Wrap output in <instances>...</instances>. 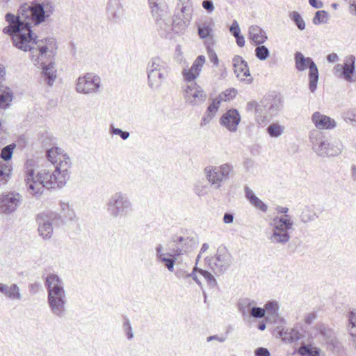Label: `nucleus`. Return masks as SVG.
Returning a JSON list of instances; mask_svg holds the SVG:
<instances>
[{"label": "nucleus", "instance_id": "obj_10", "mask_svg": "<svg viewBox=\"0 0 356 356\" xmlns=\"http://www.w3.org/2000/svg\"><path fill=\"white\" fill-rule=\"evenodd\" d=\"M184 98L188 104L195 106L202 104L207 99V95L202 88L195 81L186 82L184 90Z\"/></svg>", "mask_w": 356, "mask_h": 356}, {"label": "nucleus", "instance_id": "obj_9", "mask_svg": "<svg viewBox=\"0 0 356 356\" xmlns=\"http://www.w3.org/2000/svg\"><path fill=\"white\" fill-rule=\"evenodd\" d=\"M38 232L44 239H49L53 234L52 222L56 225L63 224L62 217L58 213L51 211L42 213L37 216Z\"/></svg>", "mask_w": 356, "mask_h": 356}, {"label": "nucleus", "instance_id": "obj_26", "mask_svg": "<svg viewBox=\"0 0 356 356\" xmlns=\"http://www.w3.org/2000/svg\"><path fill=\"white\" fill-rule=\"evenodd\" d=\"M355 57L353 55L350 56L342 66L341 74L348 81H353V75L355 73Z\"/></svg>", "mask_w": 356, "mask_h": 356}, {"label": "nucleus", "instance_id": "obj_46", "mask_svg": "<svg viewBox=\"0 0 356 356\" xmlns=\"http://www.w3.org/2000/svg\"><path fill=\"white\" fill-rule=\"evenodd\" d=\"M123 331L125 332L127 339L131 340L134 338V333L131 323L128 318H124V322L122 325Z\"/></svg>", "mask_w": 356, "mask_h": 356}, {"label": "nucleus", "instance_id": "obj_62", "mask_svg": "<svg viewBox=\"0 0 356 356\" xmlns=\"http://www.w3.org/2000/svg\"><path fill=\"white\" fill-rule=\"evenodd\" d=\"M316 317L317 315L315 312L309 313L305 316V323L307 325H311Z\"/></svg>", "mask_w": 356, "mask_h": 356}, {"label": "nucleus", "instance_id": "obj_41", "mask_svg": "<svg viewBox=\"0 0 356 356\" xmlns=\"http://www.w3.org/2000/svg\"><path fill=\"white\" fill-rule=\"evenodd\" d=\"M15 147L16 145L15 143L10 144L4 147L1 152V158L5 161H10L12 158L13 150Z\"/></svg>", "mask_w": 356, "mask_h": 356}, {"label": "nucleus", "instance_id": "obj_52", "mask_svg": "<svg viewBox=\"0 0 356 356\" xmlns=\"http://www.w3.org/2000/svg\"><path fill=\"white\" fill-rule=\"evenodd\" d=\"M265 311L266 310L270 314H276L278 312V304L275 301H269L265 305Z\"/></svg>", "mask_w": 356, "mask_h": 356}, {"label": "nucleus", "instance_id": "obj_39", "mask_svg": "<svg viewBox=\"0 0 356 356\" xmlns=\"http://www.w3.org/2000/svg\"><path fill=\"white\" fill-rule=\"evenodd\" d=\"M254 304V301L250 300L248 298H244L240 300L238 302V310L242 314L243 316H245L248 312L251 306Z\"/></svg>", "mask_w": 356, "mask_h": 356}, {"label": "nucleus", "instance_id": "obj_2", "mask_svg": "<svg viewBox=\"0 0 356 356\" xmlns=\"http://www.w3.org/2000/svg\"><path fill=\"white\" fill-rule=\"evenodd\" d=\"M58 148L50 149L47 158L55 165L53 172L42 169L35 175L33 160H27L25 163V181L28 192L35 197H39L44 188H60L64 186L70 178L69 169L71 167L70 158L66 154H58Z\"/></svg>", "mask_w": 356, "mask_h": 356}, {"label": "nucleus", "instance_id": "obj_55", "mask_svg": "<svg viewBox=\"0 0 356 356\" xmlns=\"http://www.w3.org/2000/svg\"><path fill=\"white\" fill-rule=\"evenodd\" d=\"M111 133L114 135L120 136L122 140H127L130 136L129 132L123 131L119 128H115L113 127L111 128Z\"/></svg>", "mask_w": 356, "mask_h": 356}, {"label": "nucleus", "instance_id": "obj_60", "mask_svg": "<svg viewBox=\"0 0 356 356\" xmlns=\"http://www.w3.org/2000/svg\"><path fill=\"white\" fill-rule=\"evenodd\" d=\"M255 356H270L269 350L264 347H259L254 350Z\"/></svg>", "mask_w": 356, "mask_h": 356}, {"label": "nucleus", "instance_id": "obj_6", "mask_svg": "<svg viewBox=\"0 0 356 356\" xmlns=\"http://www.w3.org/2000/svg\"><path fill=\"white\" fill-rule=\"evenodd\" d=\"M204 171L207 179L216 189L220 188L222 184L229 180L234 174V167L229 163L219 166L208 165Z\"/></svg>", "mask_w": 356, "mask_h": 356}, {"label": "nucleus", "instance_id": "obj_22", "mask_svg": "<svg viewBox=\"0 0 356 356\" xmlns=\"http://www.w3.org/2000/svg\"><path fill=\"white\" fill-rule=\"evenodd\" d=\"M106 13L109 18L119 19L124 13L123 6L120 0H108Z\"/></svg>", "mask_w": 356, "mask_h": 356}, {"label": "nucleus", "instance_id": "obj_15", "mask_svg": "<svg viewBox=\"0 0 356 356\" xmlns=\"http://www.w3.org/2000/svg\"><path fill=\"white\" fill-rule=\"evenodd\" d=\"M317 330L319 331L323 341L327 344L328 348L333 351L339 350L340 343L332 329L326 327L325 325H319L317 327Z\"/></svg>", "mask_w": 356, "mask_h": 356}, {"label": "nucleus", "instance_id": "obj_44", "mask_svg": "<svg viewBox=\"0 0 356 356\" xmlns=\"http://www.w3.org/2000/svg\"><path fill=\"white\" fill-rule=\"evenodd\" d=\"M348 330L353 337H356V313L350 312L348 314Z\"/></svg>", "mask_w": 356, "mask_h": 356}, {"label": "nucleus", "instance_id": "obj_19", "mask_svg": "<svg viewBox=\"0 0 356 356\" xmlns=\"http://www.w3.org/2000/svg\"><path fill=\"white\" fill-rule=\"evenodd\" d=\"M5 74V68L0 65V108H6L10 105L13 97L12 90L1 85Z\"/></svg>", "mask_w": 356, "mask_h": 356}, {"label": "nucleus", "instance_id": "obj_28", "mask_svg": "<svg viewBox=\"0 0 356 356\" xmlns=\"http://www.w3.org/2000/svg\"><path fill=\"white\" fill-rule=\"evenodd\" d=\"M192 18H181L179 15H175L172 22V31L176 33H184L189 26Z\"/></svg>", "mask_w": 356, "mask_h": 356}, {"label": "nucleus", "instance_id": "obj_14", "mask_svg": "<svg viewBox=\"0 0 356 356\" xmlns=\"http://www.w3.org/2000/svg\"><path fill=\"white\" fill-rule=\"evenodd\" d=\"M22 201L18 193L10 192L0 195V211L10 214L16 211Z\"/></svg>", "mask_w": 356, "mask_h": 356}, {"label": "nucleus", "instance_id": "obj_16", "mask_svg": "<svg viewBox=\"0 0 356 356\" xmlns=\"http://www.w3.org/2000/svg\"><path fill=\"white\" fill-rule=\"evenodd\" d=\"M205 63V57L202 55L197 56L194 60L190 69L184 68L182 70V76L186 82L195 81L202 71L203 65Z\"/></svg>", "mask_w": 356, "mask_h": 356}, {"label": "nucleus", "instance_id": "obj_18", "mask_svg": "<svg viewBox=\"0 0 356 356\" xmlns=\"http://www.w3.org/2000/svg\"><path fill=\"white\" fill-rule=\"evenodd\" d=\"M312 121L319 129H332L337 126V122L334 119L318 111L313 113Z\"/></svg>", "mask_w": 356, "mask_h": 356}, {"label": "nucleus", "instance_id": "obj_58", "mask_svg": "<svg viewBox=\"0 0 356 356\" xmlns=\"http://www.w3.org/2000/svg\"><path fill=\"white\" fill-rule=\"evenodd\" d=\"M172 241L177 245H181L182 242H193V238L189 237L184 238L183 236H174L172 237Z\"/></svg>", "mask_w": 356, "mask_h": 356}, {"label": "nucleus", "instance_id": "obj_64", "mask_svg": "<svg viewBox=\"0 0 356 356\" xmlns=\"http://www.w3.org/2000/svg\"><path fill=\"white\" fill-rule=\"evenodd\" d=\"M213 118V116H211V115H208L207 113H205L204 116L202 118L200 125L204 126L209 124Z\"/></svg>", "mask_w": 356, "mask_h": 356}, {"label": "nucleus", "instance_id": "obj_21", "mask_svg": "<svg viewBox=\"0 0 356 356\" xmlns=\"http://www.w3.org/2000/svg\"><path fill=\"white\" fill-rule=\"evenodd\" d=\"M153 70H147L148 86L152 90H158L168 76V73L158 72Z\"/></svg>", "mask_w": 356, "mask_h": 356}, {"label": "nucleus", "instance_id": "obj_29", "mask_svg": "<svg viewBox=\"0 0 356 356\" xmlns=\"http://www.w3.org/2000/svg\"><path fill=\"white\" fill-rule=\"evenodd\" d=\"M0 293H3L7 298L12 300H21L22 298L19 289L16 284H12L10 286L3 284L1 286Z\"/></svg>", "mask_w": 356, "mask_h": 356}, {"label": "nucleus", "instance_id": "obj_45", "mask_svg": "<svg viewBox=\"0 0 356 356\" xmlns=\"http://www.w3.org/2000/svg\"><path fill=\"white\" fill-rule=\"evenodd\" d=\"M300 218L301 222L303 223H307L309 222L315 220L318 216L314 212L309 209H305L301 213Z\"/></svg>", "mask_w": 356, "mask_h": 356}, {"label": "nucleus", "instance_id": "obj_23", "mask_svg": "<svg viewBox=\"0 0 356 356\" xmlns=\"http://www.w3.org/2000/svg\"><path fill=\"white\" fill-rule=\"evenodd\" d=\"M249 39L255 45L264 44L268 39L266 33L259 26L252 25L248 29Z\"/></svg>", "mask_w": 356, "mask_h": 356}, {"label": "nucleus", "instance_id": "obj_11", "mask_svg": "<svg viewBox=\"0 0 356 356\" xmlns=\"http://www.w3.org/2000/svg\"><path fill=\"white\" fill-rule=\"evenodd\" d=\"M209 266L216 275L223 274L232 264V256L225 248H218L214 257L208 260Z\"/></svg>", "mask_w": 356, "mask_h": 356}, {"label": "nucleus", "instance_id": "obj_5", "mask_svg": "<svg viewBox=\"0 0 356 356\" xmlns=\"http://www.w3.org/2000/svg\"><path fill=\"white\" fill-rule=\"evenodd\" d=\"M273 232L268 239L272 243L285 245L290 240L289 231L293 229V222L289 216L284 215L273 219Z\"/></svg>", "mask_w": 356, "mask_h": 356}, {"label": "nucleus", "instance_id": "obj_38", "mask_svg": "<svg viewBox=\"0 0 356 356\" xmlns=\"http://www.w3.org/2000/svg\"><path fill=\"white\" fill-rule=\"evenodd\" d=\"M291 21L296 25L298 29L302 31L305 29L306 24L300 14L297 11H292L289 15Z\"/></svg>", "mask_w": 356, "mask_h": 356}, {"label": "nucleus", "instance_id": "obj_32", "mask_svg": "<svg viewBox=\"0 0 356 356\" xmlns=\"http://www.w3.org/2000/svg\"><path fill=\"white\" fill-rule=\"evenodd\" d=\"M298 353L302 356H321V350L311 345H303L299 348Z\"/></svg>", "mask_w": 356, "mask_h": 356}, {"label": "nucleus", "instance_id": "obj_34", "mask_svg": "<svg viewBox=\"0 0 356 356\" xmlns=\"http://www.w3.org/2000/svg\"><path fill=\"white\" fill-rule=\"evenodd\" d=\"M198 35L202 39L210 36L212 31V24L211 22H204L197 26Z\"/></svg>", "mask_w": 356, "mask_h": 356}, {"label": "nucleus", "instance_id": "obj_53", "mask_svg": "<svg viewBox=\"0 0 356 356\" xmlns=\"http://www.w3.org/2000/svg\"><path fill=\"white\" fill-rule=\"evenodd\" d=\"M202 275L206 279V280L207 282V284L211 287H214V286H217V281H216V280L215 279L213 275H211L209 272H208L207 270L202 271Z\"/></svg>", "mask_w": 356, "mask_h": 356}, {"label": "nucleus", "instance_id": "obj_35", "mask_svg": "<svg viewBox=\"0 0 356 356\" xmlns=\"http://www.w3.org/2000/svg\"><path fill=\"white\" fill-rule=\"evenodd\" d=\"M152 16L155 19V21L159 18L166 17L168 15V6L165 3H163V7L160 8V6H157L156 8L150 6Z\"/></svg>", "mask_w": 356, "mask_h": 356}, {"label": "nucleus", "instance_id": "obj_42", "mask_svg": "<svg viewBox=\"0 0 356 356\" xmlns=\"http://www.w3.org/2000/svg\"><path fill=\"white\" fill-rule=\"evenodd\" d=\"M158 261L164 264L165 266L170 272L174 271V266L176 262V258L164 255L157 260Z\"/></svg>", "mask_w": 356, "mask_h": 356}, {"label": "nucleus", "instance_id": "obj_63", "mask_svg": "<svg viewBox=\"0 0 356 356\" xmlns=\"http://www.w3.org/2000/svg\"><path fill=\"white\" fill-rule=\"evenodd\" d=\"M163 245L161 244H159L156 248H155V251H156V260H158L159 259H160L161 257H162L164 255H168V253H163Z\"/></svg>", "mask_w": 356, "mask_h": 356}, {"label": "nucleus", "instance_id": "obj_17", "mask_svg": "<svg viewBox=\"0 0 356 356\" xmlns=\"http://www.w3.org/2000/svg\"><path fill=\"white\" fill-rule=\"evenodd\" d=\"M241 121L239 113L236 109L228 110L220 118L221 125L225 127L229 131L234 132Z\"/></svg>", "mask_w": 356, "mask_h": 356}, {"label": "nucleus", "instance_id": "obj_57", "mask_svg": "<svg viewBox=\"0 0 356 356\" xmlns=\"http://www.w3.org/2000/svg\"><path fill=\"white\" fill-rule=\"evenodd\" d=\"M194 192L199 197L203 196L207 193V186L195 184L194 186Z\"/></svg>", "mask_w": 356, "mask_h": 356}, {"label": "nucleus", "instance_id": "obj_20", "mask_svg": "<svg viewBox=\"0 0 356 356\" xmlns=\"http://www.w3.org/2000/svg\"><path fill=\"white\" fill-rule=\"evenodd\" d=\"M234 71L238 78L250 76V70L247 62L240 56H235L232 60Z\"/></svg>", "mask_w": 356, "mask_h": 356}, {"label": "nucleus", "instance_id": "obj_31", "mask_svg": "<svg viewBox=\"0 0 356 356\" xmlns=\"http://www.w3.org/2000/svg\"><path fill=\"white\" fill-rule=\"evenodd\" d=\"M178 6L184 18L188 19L193 17L194 8L192 0H179Z\"/></svg>", "mask_w": 356, "mask_h": 356}, {"label": "nucleus", "instance_id": "obj_1", "mask_svg": "<svg viewBox=\"0 0 356 356\" xmlns=\"http://www.w3.org/2000/svg\"><path fill=\"white\" fill-rule=\"evenodd\" d=\"M54 11V6L51 0H34L30 3H25L19 8L17 15L6 14L8 26L3 29L5 34L11 37L15 47L30 52L35 65L42 61V76L49 86L54 84L57 71L53 61L50 60L47 65L43 60L53 58L56 56V41L53 38L38 40L31 28L44 22Z\"/></svg>", "mask_w": 356, "mask_h": 356}, {"label": "nucleus", "instance_id": "obj_7", "mask_svg": "<svg viewBox=\"0 0 356 356\" xmlns=\"http://www.w3.org/2000/svg\"><path fill=\"white\" fill-rule=\"evenodd\" d=\"M295 66L298 71L302 72L309 68V88L312 92H314L317 88L318 81V67L310 57H305L301 52L297 51L294 55Z\"/></svg>", "mask_w": 356, "mask_h": 356}, {"label": "nucleus", "instance_id": "obj_8", "mask_svg": "<svg viewBox=\"0 0 356 356\" xmlns=\"http://www.w3.org/2000/svg\"><path fill=\"white\" fill-rule=\"evenodd\" d=\"M280 97L274 93L265 95L259 102L260 124L276 115L282 108Z\"/></svg>", "mask_w": 356, "mask_h": 356}, {"label": "nucleus", "instance_id": "obj_27", "mask_svg": "<svg viewBox=\"0 0 356 356\" xmlns=\"http://www.w3.org/2000/svg\"><path fill=\"white\" fill-rule=\"evenodd\" d=\"M156 71L158 72H166L169 73L170 67L166 62L163 60L159 57H154L148 63L147 66V70Z\"/></svg>", "mask_w": 356, "mask_h": 356}, {"label": "nucleus", "instance_id": "obj_43", "mask_svg": "<svg viewBox=\"0 0 356 356\" xmlns=\"http://www.w3.org/2000/svg\"><path fill=\"white\" fill-rule=\"evenodd\" d=\"M267 131L271 137L277 138L282 135L283 127L277 123H273L268 127Z\"/></svg>", "mask_w": 356, "mask_h": 356}, {"label": "nucleus", "instance_id": "obj_49", "mask_svg": "<svg viewBox=\"0 0 356 356\" xmlns=\"http://www.w3.org/2000/svg\"><path fill=\"white\" fill-rule=\"evenodd\" d=\"M220 104V99H218V98L214 99L212 103L208 106L206 113H207L208 115H211L214 117L219 108Z\"/></svg>", "mask_w": 356, "mask_h": 356}, {"label": "nucleus", "instance_id": "obj_13", "mask_svg": "<svg viewBox=\"0 0 356 356\" xmlns=\"http://www.w3.org/2000/svg\"><path fill=\"white\" fill-rule=\"evenodd\" d=\"M101 87L100 78L92 73L79 77L76 82V91L83 94L96 93Z\"/></svg>", "mask_w": 356, "mask_h": 356}, {"label": "nucleus", "instance_id": "obj_33", "mask_svg": "<svg viewBox=\"0 0 356 356\" xmlns=\"http://www.w3.org/2000/svg\"><path fill=\"white\" fill-rule=\"evenodd\" d=\"M12 171L11 166L8 163H0V185L6 184L10 177Z\"/></svg>", "mask_w": 356, "mask_h": 356}, {"label": "nucleus", "instance_id": "obj_40", "mask_svg": "<svg viewBox=\"0 0 356 356\" xmlns=\"http://www.w3.org/2000/svg\"><path fill=\"white\" fill-rule=\"evenodd\" d=\"M257 46V47L254 50L256 57L260 60H266L270 55L268 49L266 46L261 44Z\"/></svg>", "mask_w": 356, "mask_h": 356}, {"label": "nucleus", "instance_id": "obj_54", "mask_svg": "<svg viewBox=\"0 0 356 356\" xmlns=\"http://www.w3.org/2000/svg\"><path fill=\"white\" fill-rule=\"evenodd\" d=\"M343 118L346 122H352L356 123V110H351L345 112L343 114Z\"/></svg>", "mask_w": 356, "mask_h": 356}, {"label": "nucleus", "instance_id": "obj_4", "mask_svg": "<svg viewBox=\"0 0 356 356\" xmlns=\"http://www.w3.org/2000/svg\"><path fill=\"white\" fill-rule=\"evenodd\" d=\"M106 206L108 214L113 218L126 217L134 211L133 204L128 195L122 191L113 193Z\"/></svg>", "mask_w": 356, "mask_h": 356}, {"label": "nucleus", "instance_id": "obj_48", "mask_svg": "<svg viewBox=\"0 0 356 356\" xmlns=\"http://www.w3.org/2000/svg\"><path fill=\"white\" fill-rule=\"evenodd\" d=\"M237 91L234 88H229L226 90L224 92H222L219 95L218 99H220V102L222 101L229 100L230 99L234 97L236 95Z\"/></svg>", "mask_w": 356, "mask_h": 356}, {"label": "nucleus", "instance_id": "obj_61", "mask_svg": "<svg viewBox=\"0 0 356 356\" xmlns=\"http://www.w3.org/2000/svg\"><path fill=\"white\" fill-rule=\"evenodd\" d=\"M202 7L209 13H212L214 10L213 3L211 0L203 1Z\"/></svg>", "mask_w": 356, "mask_h": 356}, {"label": "nucleus", "instance_id": "obj_51", "mask_svg": "<svg viewBox=\"0 0 356 356\" xmlns=\"http://www.w3.org/2000/svg\"><path fill=\"white\" fill-rule=\"evenodd\" d=\"M247 108L248 110H254L255 114H256V119L259 124H260V113H261V108L259 106V103H257V102H251L248 104Z\"/></svg>", "mask_w": 356, "mask_h": 356}, {"label": "nucleus", "instance_id": "obj_47", "mask_svg": "<svg viewBox=\"0 0 356 356\" xmlns=\"http://www.w3.org/2000/svg\"><path fill=\"white\" fill-rule=\"evenodd\" d=\"M188 252V248L184 245H177L175 248L172 249L171 253H168V255L171 257L176 258V261L177 258L180 256Z\"/></svg>", "mask_w": 356, "mask_h": 356}, {"label": "nucleus", "instance_id": "obj_3", "mask_svg": "<svg viewBox=\"0 0 356 356\" xmlns=\"http://www.w3.org/2000/svg\"><path fill=\"white\" fill-rule=\"evenodd\" d=\"M47 291V303L51 314L59 318L67 314V296L63 280L56 274H49L44 282Z\"/></svg>", "mask_w": 356, "mask_h": 356}, {"label": "nucleus", "instance_id": "obj_24", "mask_svg": "<svg viewBox=\"0 0 356 356\" xmlns=\"http://www.w3.org/2000/svg\"><path fill=\"white\" fill-rule=\"evenodd\" d=\"M155 22L160 35L165 38H171L172 26L169 15L166 17L159 18Z\"/></svg>", "mask_w": 356, "mask_h": 356}, {"label": "nucleus", "instance_id": "obj_12", "mask_svg": "<svg viewBox=\"0 0 356 356\" xmlns=\"http://www.w3.org/2000/svg\"><path fill=\"white\" fill-rule=\"evenodd\" d=\"M342 148L340 143H332L327 138L321 136L313 142V149L321 156H334L338 155Z\"/></svg>", "mask_w": 356, "mask_h": 356}, {"label": "nucleus", "instance_id": "obj_59", "mask_svg": "<svg viewBox=\"0 0 356 356\" xmlns=\"http://www.w3.org/2000/svg\"><path fill=\"white\" fill-rule=\"evenodd\" d=\"M229 31L234 37L241 34V29L237 21H233L230 26Z\"/></svg>", "mask_w": 356, "mask_h": 356}, {"label": "nucleus", "instance_id": "obj_36", "mask_svg": "<svg viewBox=\"0 0 356 356\" xmlns=\"http://www.w3.org/2000/svg\"><path fill=\"white\" fill-rule=\"evenodd\" d=\"M301 336V333L298 330L293 328L284 332L283 339L286 341L292 343L298 341Z\"/></svg>", "mask_w": 356, "mask_h": 356}, {"label": "nucleus", "instance_id": "obj_56", "mask_svg": "<svg viewBox=\"0 0 356 356\" xmlns=\"http://www.w3.org/2000/svg\"><path fill=\"white\" fill-rule=\"evenodd\" d=\"M207 50L210 61L213 63L214 65L218 66L219 60L217 54L210 47H207Z\"/></svg>", "mask_w": 356, "mask_h": 356}, {"label": "nucleus", "instance_id": "obj_37", "mask_svg": "<svg viewBox=\"0 0 356 356\" xmlns=\"http://www.w3.org/2000/svg\"><path fill=\"white\" fill-rule=\"evenodd\" d=\"M329 14L324 10H318L312 19V22L315 25L326 24L328 21Z\"/></svg>", "mask_w": 356, "mask_h": 356}, {"label": "nucleus", "instance_id": "obj_50", "mask_svg": "<svg viewBox=\"0 0 356 356\" xmlns=\"http://www.w3.org/2000/svg\"><path fill=\"white\" fill-rule=\"evenodd\" d=\"M250 314L251 316L257 318H261L265 315V309L252 306L250 309Z\"/></svg>", "mask_w": 356, "mask_h": 356}, {"label": "nucleus", "instance_id": "obj_25", "mask_svg": "<svg viewBox=\"0 0 356 356\" xmlns=\"http://www.w3.org/2000/svg\"><path fill=\"white\" fill-rule=\"evenodd\" d=\"M244 191L246 199L252 206L261 210L262 212L267 211L268 206L254 194L252 190L250 187L245 186Z\"/></svg>", "mask_w": 356, "mask_h": 356}, {"label": "nucleus", "instance_id": "obj_30", "mask_svg": "<svg viewBox=\"0 0 356 356\" xmlns=\"http://www.w3.org/2000/svg\"><path fill=\"white\" fill-rule=\"evenodd\" d=\"M61 213L59 214L63 220V223L67 221H76V216L73 209L68 203L60 202V203Z\"/></svg>", "mask_w": 356, "mask_h": 356}]
</instances>
